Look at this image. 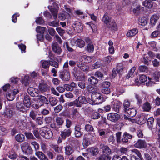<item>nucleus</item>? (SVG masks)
Listing matches in <instances>:
<instances>
[{
  "instance_id": "45",
  "label": "nucleus",
  "mask_w": 160,
  "mask_h": 160,
  "mask_svg": "<svg viewBox=\"0 0 160 160\" xmlns=\"http://www.w3.org/2000/svg\"><path fill=\"white\" fill-rule=\"evenodd\" d=\"M49 101L51 106L55 105L57 103V101L55 98L51 97L49 98Z\"/></svg>"
},
{
  "instance_id": "51",
  "label": "nucleus",
  "mask_w": 160,
  "mask_h": 160,
  "mask_svg": "<svg viewBox=\"0 0 160 160\" xmlns=\"http://www.w3.org/2000/svg\"><path fill=\"white\" fill-rule=\"evenodd\" d=\"M29 116L33 120H35L36 118L37 113L33 110H31L30 112Z\"/></svg>"
},
{
  "instance_id": "1",
  "label": "nucleus",
  "mask_w": 160,
  "mask_h": 160,
  "mask_svg": "<svg viewBox=\"0 0 160 160\" xmlns=\"http://www.w3.org/2000/svg\"><path fill=\"white\" fill-rule=\"evenodd\" d=\"M106 29L109 30L116 31L117 27L114 21L112 20L108 16V14L106 13L104 15L102 19Z\"/></svg>"
},
{
  "instance_id": "46",
  "label": "nucleus",
  "mask_w": 160,
  "mask_h": 160,
  "mask_svg": "<svg viewBox=\"0 0 160 160\" xmlns=\"http://www.w3.org/2000/svg\"><path fill=\"white\" fill-rule=\"evenodd\" d=\"M7 132L8 130L5 128L2 127H0V135H5Z\"/></svg>"
},
{
  "instance_id": "7",
  "label": "nucleus",
  "mask_w": 160,
  "mask_h": 160,
  "mask_svg": "<svg viewBox=\"0 0 160 160\" xmlns=\"http://www.w3.org/2000/svg\"><path fill=\"white\" fill-rule=\"evenodd\" d=\"M53 6H51V8L50 9L54 19H56L58 13V4L56 2L53 4Z\"/></svg>"
},
{
  "instance_id": "2",
  "label": "nucleus",
  "mask_w": 160,
  "mask_h": 160,
  "mask_svg": "<svg viewBox=\"0 0 160 160\" xmlns=\"http://www.w3.org/2000/svg\"><path fill=\"white\" fill-rule=\"evenodd\" d=\"M21 148L23 152L26 154H31L32 153V150L27 142H24L22 143Z\"/></svg>"
},
{
  "instance_id": "49",
  "label": "nucleus",
  "mask_w": 160,
  "mask_h": 160,
  "mask_svg": "<svg viewBox=\"0 0 160 160\" xmlns=\"http://www.w3.org/2000/svg\"><path fill=\"white\" fill-rule=\"evenodd\" d=\"M48 25L53 27H57L59 25V22L57 21L49 22H48Z\"/></svg>"
},
{
  "instance_id": "19",
  "label": "nucleus",
  "mask_w": 160,
  "mask_h": 160,
  "mask_svg": "<svg viewBox=\"0 0 160 160\" xmlns=\"http://www.w3.org/2000/svg\"><path fill=\"white\" fill-rule=\"evenodd\" d=\"M87 102L84 96H80L78 98L77 100V107H81L82 104L85 103Z\"/></svg>"
},
{
  "instance_id": "42",
  "label": "nucleus",
  "mask_w": 160,
  "mask_h": 160,
  "mask_svg": "<svg viewBox=\"0 0 160 160\" xmlns=\"http://www.w3.org/2000/svg\"><path fill=\"white\" fill-rule=\"evenodd\" d=\"M85 130L88 132H93L94 131L93 126L89 124L85 125Z\"/></svg>"
},
{
  "instance_id": "56",
  "label": "nucleus",
  "mask_w": 160,
  "mask_h": 160,
  "mask_svg": "<svg viewBox=\"0 0 160 160\" xmlns=\"http://www.w3.org/2000/svg\"><path fill=\"white\" fill-rule=\"evenodd\" d=\"M90 144V141L86 138L83 139V145L84 147H87Z\"/></svg>"
},
{
  "instance_id": "64",
  "label": "nucleus",
  "mask_w": 160,
  "mask_h": 160,
  "mask_svg": "<svg viewBox=\"0 0 160 160\" xmlns=\"http://www.w3.org/2000/svg\"><path fill=\"white\" fill-rule=\"evenodd\" d=\"M100 66V62L99 61H97L92 65V68L93 69H96L99 68Z\"/></svg>"
},
{
  "instance_id": "33",
  "label": "nucleus",
  "mask_w": 160,
  "mask_h": 160,
  "mask_svg": "<svg viewBox=\"0 0 160 160\" xmlns=\"http://www.w3.org/2000/svg\"><path fill=\"white\" fill-rule=\"evenodd\" d=\"M88 81L92 85L97 84L98 82V79L94 76H91L88 79Z\"/></svg>"
},
{
  "instance_id": "36",
  "label": "nucleus",
  "mask_w": 160,
  "mask_h": 160,
  "mask_svg": "<svg viewBox=\"0 0 160 160\" xmlns=\"http://www.w3.org/2000/svg\"><path fill=\"white\" fill-rule=\"evenodd\" d=\"M138 21L139 24L142 26H145L148 22V21L145 18H139Z\"/></svg>"
},
{
  "instance_id": "40",
  "label": "nucleus",
  "mask_w": 160,
  "mask_h": 160,
  "mask_svg": "<svg viewBox=\"0 0 160 160\" xmlns=\"http://www.w3.org/2000/svg\"><path fill=\"white\" fill-rule=\"evenodd\" d=\"M68 16L69 14L67 13H60L58 14V18L60 19L63 21L65 20Z\"/></svg>"
},
{
  "instance_id": "32",
  "label": "nucleus",
  "mask_w": 160,
  "mask_h": 160,
  "mask_svg": "<svg viewBox=\"0 0 160 160\" xmlns=\"http://www.w3.org/2000/svg\"><path fill=\"white\" fill-rule=\"evenodd\" d=\"M151 108V107L150 103L148 102L144 103L142 106V109L144 111L148 112Z\"/></svg>"
},
{
  "instance_id": "48",
  "label": "nucleus",
  "mask_w": 160,
  "mask_h": 160,
  "mask_svg": "<svg viewBox=\"0 0 160 160\" xmlns=\"http://www.w3.org/2000/svg\"><path fill=\"white\" fill-rule=\"evenodd\" d=\"M48 128H42L40 129L39 130V133L42 136L44 137L45 134L47 130H48Z\"/></svg>"
},
{
  "instance_id": "41",
  "label": "nucleus",
  "mask_w": 160,
  "mask_h": 160,
  "mask_svg": "<svg viewBox=\"0 0 160 160\" xmlns=\"http://www.w3.org/2000/svg\"><path fill=\"white\" fill-rule=\"evenodd\" d=\"M52 136L53 133L48 128L44 137L46 139H48L52 138Z\"/></svg>"
},
{
  "instance_id": "29",
  "label": "nucleus",
  "mask_w": 160,
  "mask_h": 160,
  "mask_svg": "<svg viewBox=\"0 0 160 160\" xmlns=\"http://www.w3.org/2000/svg\"><path fill=\"white\" fill-rule=\"evenodd\" d=\"M74 149L70 146H67L65 147V153L67 155H70L74 152Z\"/></svg>"
},
{
  "instance_id": "52",
  "label": "nucleus",
  "mask_w": 160,
  "mask_h": 160,
  "mask_svg": "<svg viewBox=\"0 0 160 160\" xmlns=\"http://www.w3.org/2000/svg\"><path fill=\"white\" fill-rule=\"evenodd\" d=\"M35 22L37 23L40 25H43L44 23V21L42 17L37 18Z\"/></svg>"
},
{
  "instance_id": "20",
  "label": "nucleus",
  "mask_w": 160,
  "mask_h": 160,
  "mask_svg": "<svg viewBox=\"0 0 160 160\" xmlns=\"http://www.w3.org/2000/svg\"><path fill=\"white\" fill-rule=\"evenodd\" d=\"M100 148H102L103 152L106 154L108 156L111 154V150L107 146L101 145Z\"/></svg>"
},
{
  "instance_id": "13",
  "label": "nucleus",
  "mask_w": 160,
  "mask_h": 160,
  "mask_svg": "<svg viewBox=\"0 0 160 160\" xmlns=\"http://www.w3.org/2000/svg\"><path fill=\"white\" fill-rule=\"evenodd\" d=\"M71 132L72 131L70 128L65 129L63 131L61 132L60 135L62 138L65 139L66 137L70 135Z\"/></svg>"
},
{
  "instance_id": "10",
  "label": "nucleus",
  "mask_w": 160,
  "mask_h": 160,
  "mask_svg": "<svg viewBox=\"0 0 160 160\" xmlns=\"http://www.w3.org/2000/svg\"><path fill=\"white\" fill-rule=\"evenodd\" d=\"M37 101L38 103H39L42 106L44 104H47L49 103L48 99L42 95L38 97Z\"/></svg>"
},
{
  "instance_id": "57",
  "label": "nucleus",
  "mask_w": 160,
  "mask_h": 160,
  "mask_svg": "<svg viewBox=\"0 0 160 160\" xmlns=\"http://www.w3.org/2000/svg\"><path fill=\"white\" fill-rule=\"evenodd\" d=\"M10 109L9 108H6V110L3 115L4 116L5 118H7L9 117L10 116Z\"/></svg>"
},
{
  "instance_id": "4",
  "label": "nucleus",
  "mask_w": 160,
  "mask_h": 160,
  "mask_svg": "<svg viewBox=\"0 0 160 160\" xmlns=\"http://www.w3.org/2000/svg\"><path fill=\"white\" fill-rule=\"evenodd\" d=\"M92 98L97 104L101 103L102 101V96L97 92H93L92 94Z\"/></svg>"
},
{
  "instance_id": "14",
  "label": "nucleus",
  "mask_w": 160,
  "mask_h": 160,
  "mask_svg": "<svg viewBox=\"0 0 160 160\" xmlns=\"http://www.w3.org/2000/svg\"><path fill=\"white\" fill-rule=\"evenodd\" d=\"M148 117L145 114H142L139 117L137 118V120L138 121V123L140 124H142L145 123L147 120Z\"/></svg>"
},
{
  "instance_id": "24",
  "label": "nucleus",
  "mask_w": 160,
  "mask_h": 160,
  "mask_svg": "<svg viewBox=\"0 0 160 160\" xmlns=\"http://www.w3.org/2000/svg\"><path fill=\"white\" fill-rule=\"evenodd\" d=\"M138 32V29L134 28L129 30L127 33L126 36L128 37H132L135 36Z\"/></svg>"
},
{
  "instance_id": "27",
  "label": "nucleus",
  "mask_w": 160,
  "mask_h": 160,
  "mask_svg": "<svg viewBox=\"0 0 160 160\" xmlns=\"http://www.w3.org/2000/svg\"><path fill=\"white\" fill-rule=\"evenodd\" d=\"M23 103L24 105L28 108L30 107L31 104L30 102V100L29 97L28 96H26L24 97V100L23 101Z\"/></svg>"
},
{
  "instance_id": "21",
  "label": "nucleus",
  "mask_w": 160,
  "mask_h": 160,
  "mask_svg": "<svg viewBox=\"0 0 160 160\" xmlns=\"http://www.w3.org/2000/svg\"><path fill=\"white\" fill-rule=\"evenodd\" d=\"M76 86V83L74 82H72L70 84H65L64 87L67 91H71L73 90L74 88H75Z\"/></svg>"
},
{
  "instance_id": "17",
  "label": "nucleus",
  "mask_w": 160,
  "mask_h": 160,
  "mask_svg": "<svg viewBox=\"0 0 160 160\" xmlns=\"http://www.w3.org/2000/svg\"><path fill=\"white\" fill-rule=\"evenodd\" d=\"M121 104L120 102L116 100H114L112 103V104L113 105L112 109L116 112H119Z\"/></svg>"
},
{
  "instance_id": "43",
  "label": "nucleus",
  "mask_w": 160,
  "mask_h": 160,
  "mask_svg": "<svg viewBox=\"0 0 160 160\" xmlns=\"http://www.w3.org/2000/svg\"><path fill=\"white\" fill-rule=\"evenodd\" d=\"M45 29L46 28L44 27L38 26L36 28V31L37 32L42 34L44 33Z\"/></svg>"
},
{
  "instance_id": "11",
  "label": "nucleus",
  "mask_w": 160,
  "mask_h": 160,
  "mask_svg": "<svg viewBox=\"0 0 160 160\" xmlns=\"http://www.w3.org/2000/svg\"><path fill=\"white\" fill-rule=\"evenodd\" d=\"M134 146L137 148H142L146 146V143L145 141L139 140L135 144Z\"/></svg>"
},
{
  "instance_id": "16",
  "label": "nucleus",
  "mask_w": 160,
  "mask_h": 160,
  "mask_svg": "<svg viewBox=\"0 0 160 160\" xmlns=\"http://www.w3.org/2000/svg\"><path fill=\"white\" fill-rule=\"evenodd\" d=\"M81 126L80 125L78 124L75 126L74 134L76 137H79L82 134V132L81 131Z\"/></svg>"
},
{
  "instance_id": "9",
  "label": "nucleus",
  "mask_w": 160,
  "mask_h": 160,
  "mask_svg": "<svg viewBox=\"0 0 160 160\" xmlns=\"http://www.w3.org/2000/svg\"><path fill=\"white\" fill-rule=\"evenodd\" d=\"M28 93L32 97H36L38 95V90L32 87L28 88Z\"/></svg>"
},
{
  "instance_id": "39",
  "label": "nucleus",
  "mask_w": 160,
  "mask_h": 160,
  "mask_svg": "<svg viewBox=\"0 0 160 160\" xmlns=\"http://www.w3.org/2000/svg\"><path fill=\"white\" fill-rule=\"evenodd\" d=\"M119 152L120 154L122 155L125 154L126 156H128V149L127 148L124 147H122L120 148Z\"/></svg>"
},
{
  "instance_id": "18",
  "label": "nucleus",
  "mask_w": 160,
  "mask_h": 160,
  "mask_svg": "<svg viewBox=\"0 0 160 160\" xmlns=\"http://www.w3.org/2000/svg\"><path fill=\"white\" fill-rule=\"evenodd\" d=\"M125 111L127 115L131 117H134L136 114V110L133 108H129Z\"/></svg>"
},
{
  "instance_id": "54",
  "label": "nucleus",
  "mask_w": 160,
  "mask_h": 160,
  "mask_svg": "<svg viewBox=\"0 0 160 160\" xmlns=\"http://www.w3.org/2000/svg\"><path fill=\"white\" fill-rule=\"evenodd\" d=\"M139 70L141 72H147L148 71V68L145 66L141 65L139 67Z\"/></svg>"
},
{
  "instance_id": "60",
  "label": "nucleus",
  "mask_w": 160,
  "mask_h": 160,
  "mask_svg": "<svg viewBox=\"0 0 160 160\" xmlns=\"http://www.w3.org/2000/svg\"><path fill=\"white\" fill-rule=\"evenodd\" d=\"M101 92L103 94H108L110 92V89L108 88H104L101 89Z\"/></svg>"
},
{
  "instance_id": "6",
  "label": "nucleus",
  "mask_w": 160,
  "mask_h": 160,
  "mask_svg": "<svg viewBox=\"0 0 160 160\" xmlns=\"http://www.w3.org/2000/svg\"><path fill=\"white\" fill-rule=\"evenodd\" d=\"M107 118L112 122H115L120 118V116L116 113H110L107 115Z\"/></svg>"
},
{
  "instance_id": "34",
  "label": "nucleus",
  "mask_w": 160,
  "mask_h": 160,
  "mask_svg": "<svg viewBox=\"0 0 160 160\" xmlns=\"http://www.w3.org/2000/svg\"><path fill=\"white\" fill-rule=\"evenodd\" d=\"M16 107L17 109L20 111L26 112V109L23 106V104L21 102H18L16 104Z\"/></svg>"
},
{
  "instance_id": "30",
  "label": "nucleus",
  "mask_w": 160,
  "mask_h": 160,
  "mask_svg": "<svg viewBox=\"0 0 160 160\" xmlns=\"http://www.w3.org/2000/svg\"><path fill=\"white\" fill-rule=\"evenodd\" d=\"M39 89L41 92L43 93L47 91L48 90V87L46 84L43 83H40L39 86Z\"/></svg>"
},
{
  "instance_id": "62",
  "label": "nucleus",
  "mask_w": 160,
  "mask_h": 160,
  "mask_svg": "<svg viewBox=\"0 0 160 160\" xmlns=\"http://www.w3.org/2000/svg\"><path fill=\"white\" fill-rule=\"evenodd\" d=\"M139 80L142 82H145L147 80V77L145 75H142L139 77Z\"/></svg>"
},
{
  "instance_id": "50",
  "label": "nucleus",
  "mask_w": 160,
  "mask_h": 160,
  "mask_svg": "<svg viewBox=\"0 0 160 160\" xmlns=\"http://www.w3.org/2000/svg\"><path fill=\"white\" fill-rule=\"evenodd\" d=\"M100 114L98 112H95L92 114V118L93 119H97L100 117Z\"/></svg>"
},
{
  "instance_id": "35",
  "label": "nucleus",
  "mask_w": 160,
  "mask_h": 160,
  "mask_svg": "<svg viewBox=\"0 0 160 160\" xmlns=\"http://www.w3.org/2000/svg\"><path fill=\"white\" fill-rule=\"evenodd\" d=\"M88 151L92 154L95 155L97 154L99 152L98 149L94 147H92L88 149Z\"/></svg>"
},
{
  "instance_id": "58",
  "label": "nucleus",
  "mask_w": 160,
  "mask_h": 160,
  "mask_svg": "<svg viewBox=\"0 0 160 160\" xmlns=\"http://www.w3.org/2000/svg\"><path fill=\"white\" fill-rule=\"evenodd\" d=\"M29 77L28 76H25L24 77V79L22 81V83L25 86H27L29 84Z\"/></svg>"
},
{
  "instance_id": "23",
  "label": "nucleus",
  "mask_w": 160,
  "mask_h": 160,
  "mask_svg": "<svg viewBox=\"0 0 160 160\" xmlns=\"http://www.w3.org/2000/svg\"><path fill=\"white\" fill-rule=\"evenodd\" d=\"M80 62H83L86 63H88L92 61V58L90 56L84 55L81 56L79 59Z\"/></svg>"
},
{
  "instance_id": "59",
  "label": "nucleus",
  "mask_w": 160,
  "mask_h": 160,
  "mask_svg": "<svg viewBox=\"0 0 160 160\" xmlns=\"http://www.w3.org/2000/svg\"><path fill=\"white\" fill-rule=\"evenodd\" d=\"M111 158L107 155H103L100 156L98 160H110Z\"/></svg>"
},
{
  "instance_id": "3",
  "label": "nucleus",
  "mask_w": 160,
  "mask_h": 160,
  "mask_svg": "<svg viewBox=\"0 0 160 160\" xmlns=\"http://www.w3.org/2000/svg\"><path fill=\"white\" fill-rule=\"evenodd\" d=\"M59 77L62 80L68 81L71 78L70 73L69 71L62 70L60 73Z\"/></svg>"
},
{
  "instance_id": "38",
  "label": "nucleus",
  "mask_w": 160,
  "mask_h": 160,
  "mask_svg": "<svg viewBox=\"0 0 160 160\" xmlns=\"http://www.w3.org/2000/svg\"><path fill=\"white\" fill-rule=\"evenodd\" d=\"M142 5L145 7L151 8L152 7V3L150 0H146L142 3Z\"/></svg>"
},
{
  "instance_id": "37",
  "label": "nucleus",
  "mask_w": 160,
  "mask_h": 160,
  "mask_svg": "<svg viewBox=\"0 0 160 160\" xmlns=\"http://www.w3.org/2000/svg\"><path fill=\"white\" fill-rule=\"evenodd\" d=\"M15 139L17 141L19 142H23L25 139L24 135L21 134H19L15 136Z\"/></svg>"
},
{
  "instance_id": "12",
  "label": "nucleus",
  "mask_w": 160,
  "mask_h": 160,
  "mask_svg": "<svg viewBox=\"0 0 160 160\" xmlns=\"http://www.w3.org/2000/svg\"><path fill=\"white\" fill-rule=\"evenodd\" d=\"M73 27L74 30L78 33L81 32L83 29V26L82 24L78 22H76L73 24Z\"/></svg>"
},
{
  "instance_id": "28",
  "label": "nucleus",
  "mask_w": 160,
  "mask_h": 160,
  "mask_svg": "<svg viewBox=\"0 0 160 160\" xmlns=\"http://www.w3.org/2000/svg\"><path fill=\"white\" fill-rule=\"evenodd\" d=\"M160 34V23L159 24L158 28V30L153 31L151 34L150 37L152 38H156Z\"/></svg>"
},
{
  "instance_id": "25",
  "label": "nucleus",
  "mask_w": 160,
  "mask_h": 160,
  "mask_svg": "<svg viewBox=\"0 0 160 160\" xmlns=\"http://www.w3.org/2000/svg\"><path fill=\"white\" fill-rule=\"evenodd\" d=\"M55 122L57 127L60 128L62 127L64 122L63 118L61 117H58L55 119Z\"/></svg>"
},
{
  "instance_id": "5",
  "label": "nucleus",
  "mask_w": 160,
  "mask_h": 160,
  "mask_svg": "<svg viewBox=\"0 0 160 160\" xmlns=\"http://www.w3.org/2000/svg\"><path fill=\"white\" fill-rule=\"evenodd\" d=\"M84 40L87 44V51L90 53H92L94 50V47L91 39L88 37H85Z\"/></svg>"
},
{
  "instance_id": "53",
  "label": "nucleus",
  "mask_w": 160,
  "mask_h": 160,
  "mask_svg": "<svg viewBox=\"0 0 160 160\" xmlns=\"http://www.w3.org/2000/svg\"><path fill=\"white\" fill-rule=\"evenodd\" d=\"M136 69V67H133L130 69V71L128 73L127 77H128V78H130L133 75V73L134 72Z\"/></svg>"
},
{
  "instance_id": "63",
  "label": "nucleus",
  "mask_w": 160,
  "mask_h": 160,
  "mask_svg": "<svg viewBox=\"0 0 160 160\" xmlns=\"http://www.w3.org/2000/svg\"><path fill=\"white\" fill-rule=\"evenodd\" d=\"M36 122L39 125H41L43 123V118L41 117H38L35 120Z\"/></svg>"
},
{
  "instance_id": "31",
  "label": "nucleus",
  "mask_w": 160,
  "mask_h": 160,
  "mask_svg": "<svg viewBox=\"0 0 160 160\" xmlns=\"http://www.w3.org/2000/svg\"><path fill=\"white\" fill-rule=\"evenodd\" d=\"M50 64V61L46 60H41V66L45 69L48 68Z\"/></svg>"
},
{
  "instance_id": "22",
  "label": "nucleus",
  "mask_w": 160,
  "mask_h": 160,
  "mask_svg": "<svg viewBox=\"0 0 160 160\" xmlns=\"http://www.w3.org/2000/svg\"><path fill=\"white\" fill-rule=\"evenodd\" d=\"M75 42L77 45L80 48H83L85 45V42L84 41L80 39H77L75 42L74 40H72L71 43H74Z\"/></svg>"
},
{
  "instance_id": "44",
  "label": "nucleus",
  "mask_w": 160,
  "mask_h": 160,
  "mask_svg": "<svg viewBox=\"0 0 160 160\" xmlns=\"http://www.w3.org/2000/svg\"><path fill=\"white\" fill-rule=\"evenodd\" d=\"M131 151L132 153L131 154V155H134V154L137 155L140 159H142V155L139 151L137 149H134L131 150Z\"/></svg>"
},
{
  "instance_id": "26",
  "label": "nucleus",
  "mask_w": 160,
  "mask_h": 160,
  "mask_svg": "<svg viewBox=\"0 0 160 160\" xmlns=\"http://www.w3.org/2000/svg\"><path fill=\"white\" fill-rule=\"evenodd\" d=\"M35 155L38 157L39 159L41 160H48V158L42 152H36Z\"/></svg>"
},
{
  "instance_id": "55",
  "label": "nucleus",
  "mask_w": 160,
  "mask_h": 160,
  "mask_svg": "<svg viewBox=\"0 0 160 160\" xmlns=\"http://www.w3.org/2000/svg\"><path fill=\"white\" fill-rule=\"evenodd\" d=\"M123 67L122 64L119 63L117 65V70L120 73L122 72L123 70Z\"/></svg>"
},
{
  "instance_id": "15",
  "label": "nucleus",
  "mask_w": 160,
  "mask_h": 160,
  "mask_svg": "<svg viewBox=\"0 0 160 160\" xmlns=\"http://www.w3.org/2000/svg\"><path fill=\"white\" fill-rule=\"evenodd\" d=\"M52 49L55 53L60 54L61 52V48L56 42H53L52 45Z\"/></svg>"
},
{
  "instance_id": "47",
  "label": "nucleus",
  "mask_w": 160,
  "mask_h": 160,
  "mask_svg": "<svg viewBox=\"0 0 160 160\" xmlns=\"http://www.w3.org/2000/svg\"><path fill=\"white\" fill-rule=\"evenodd\" d=\"M123 105L124 108V110L126 111L127 110L128 108L130 106V103L128 101L125 100L124 101Z\"/></svg>"
},
{
  "instance_id": "61",
  "label": "nucleus",
  "mask_w": 160,
  "mask_h": 160,
  "mask_svg": "<svg viewBox=\"0 0 160 160\" xmlns=\"http://www.w3.org/2000/svg\"><path fill=\"white\" fill-rule=\"evenodd\" d=\"M154 121V119L153 118L151 117L149 118L147 120L148 125L151 127H152V124Z\"/></svg>"
},
{
  "instance_id": "8",
  "label": "nucleus",
  "mask_w": 160,
  "mask_h": 160,
  "mask_svg": "<svg viewBox=\"0 0 160 160\" xmlns=\"http://www.w3.org/2000/svg\"><path fill=\"white\" fill-rule=\"evenodd\" d=\"M159 18V16L157 14H154L151 17L150 20L151 27L155 26Z\"/></svg>"
}]
</instances>
